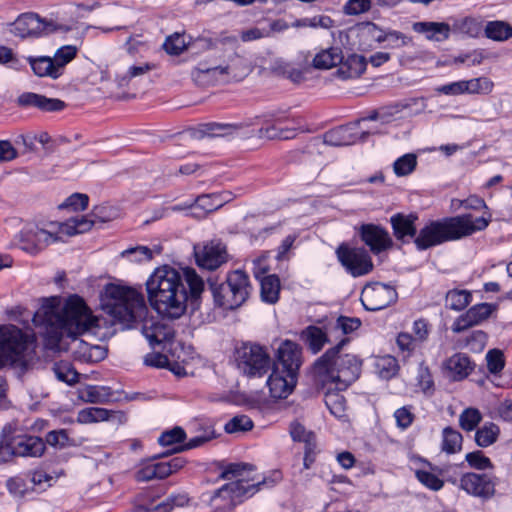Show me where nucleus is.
Listing matches in <instances>:
<instances>
[{
    "instance_id": "obj_32",
    "label": "nucleus",
    "mask_w": 512,
    "mask_h": 512,
    "mask_svg": "<svg viewBox=\"0 0 512 512\" xmlns=\"http://www.w3.org/2000/svg\"><path fill=\"white\" fill-rule=\"evenodd\" d=\"M143 334L152 346L170 341L174 337L172 328L159 322L152 323L150 326L144 324Z\"/></svg>"
},
{
    "instance_id": "obj_7",
    "label": "nucleus",
    "mask_w": 512,
    "mask_h": 512,
    "mask_svg": "<svg viewBox=\"0 0 512 512\" xmlns=\"http://www.w3.org/2000/svg\"><path fill=\"white\" fill-rule=\"evenodd\" d=\"M36 336L15 325L0 326V368L7 364L27 365L35 354Z\"/></svg>"
},
{
    "instance_id": "obj_6",
    "label": "nucleus",
    "mask_w": 512,
    "mask_h": 512,
    "mask_svg": "<svg viewBox=\"0 0 512 512\" xmlns=\"http://www.w3.org/2000/svg\"><path fill=\"white\" fill-rule=\"evenodd\" d=\"M101 306L108 315L127 329L136 327L148 314L142 293L134 288L112 283L104 288Z\"/></svg>"
},
{
    "instance_id": "obj_37",
    "label": "nucleus",
    "mask_w": 512,
    "mask_h": 512,
    "mask_svg": "<svg viewBox=\"0 0 512 512\" xmlns=\"http://www.w3.org/2000/svg\"><path fill=\"white\" fill-rule=\"evenodd\" d=\"M261 299L269 304H274L279 299L280 280L276 275H268L260 280Z\"/></svg>"
},
{
    "instance_id": "obj_43",
    "label": "nucleus",
    "mask_w": 512,
    "mask_h": 512,
    "mask_svg": "<svg viewBox=\"0 0 512 512\" xmlns=\"http://www.w3.org/2000/svg\"><path fill=\"white\" fill-rule=\"evenodd\" d=\"M484 33L494 41H505L512 36V27L504 21H490L486 24Z\"/></svg>"
},
{
    "instance_id": "obj_57",
    "label": "nucleus",
    "mask_w": 512,
    "mask_h": 512,
    "mask_svg": "<svg viewBox=\"0 0 512 512\" xmlns=\"http://www.w3.org/2000/svg\"><path fill=\"white\" fill-rule=\"evenodd\" d=\"M151 69H152V66L149 64H143V65H139V66H131V67H129V69L127 70V72L125 74H123V75L117 74L116 80H117L119 86H125L128 84V82L132 78L141 76V75L149 72Z\"/></svg>"
},
{
    "instance_id": "obj_27",
    "label": "nucleus",
    "mask_w": 512,
    "mask_h": 512,
    "mask_svg": "<svg viewBox=\"0 0 512 512\" xmlns=\"http://www.w3.org/2000/svg\"><path fill=\"white\" fill-rule=\"evenodd\" d=\"M443 368L449 378L454 381H460L468 377L474 365L467 355L456 353L443 363Z\"/></svg>"
},
{
    "instance_id": "obj_10",
    "label": "nucleus",
    "mask_w": 512,
    "mask_h": 512,
    "mask_svg": "<svg viewBox=\"0 0 512 512\" xmlns=\"http://www.w3.org/2000/svg\"><path fill=\"white\" fill-rule=\"evenodd\" d=\"M248 67L244 59L234 54L230 62L225 66L196 67L192 70L191 76L198 86H208L214 82H225L229 80H240L248 74Z\"/></svg>"
},
{
    "instance_id": "obj_41",
    "label": "nucleus",
    "mask_w": 512,
    "mask_h": 512,
    "mask_svg": "<svg viewBox=\"0 0 512 512\" xmlns=\"http://www.w3.org/2000/svg\"><path fill=\"white\" fill-rule=\"evenodd\" d=\"M301 68H294L290 63L282 62L278 64L277 69L294 83H300L304 80V74L309 64L308 54L303 53V60L298 61Z\"/></svg>"
},
{
    "instance_id": "obj_4",
    "label": "nucleus",
    "mask_w": 512,
    "mask_h": 512,
    "mask_svg": "<svg viewBox=\"0 0 512 512\" xmlns=\"http://www.w3.org/2000/svg\"><path fill=\"white\" fill-rule=\"evenodd\" d=\"M253 467L248 464L232 463L227 465L220 477L225 480H232L219 488L212 497V505L216 511L229 512L245 499L257 493L266 479H259L251 476Z\"/></svg>"
},
{
    "instance_id": "obj_44",
    "label": "nucleus",
    "mask_w": 512,
    "mask_h": 512,
    "mask_svg": "<svg viewBox=\"0 0 512 512\" xmlns=\"http://www.w3.org/2000/svg\"><path fill=\"white\" fill-rule=\"evenodd\" d=\"M110 417V411L100 407H89L82 409L77 414V422L80 424H90L100 421H106Z\"/></svg>"
},
{
    "instance_id": "obj_18",
    "label": "nucleus",
    "mask_w": 512,
    "mask_h": 512,
    "mask_svg": "<svg viewBox=\"0 0 512 512\" xmlns=\"http://www.w3.org/2000/svg\"><path fill=\"white\" fill-rule=\"evenodd\" d=\"M106 207L100 206L94 208L91 218L89 216H81L70 218L67 221L59 222V231L63 236H74L76 234L85 233L89 231L95 223V219H99L101 222H106L111 219L110 216L105 215L104 212Z\"/></svg>"
},
{
    "instance_id": "obj_15",
    "label": "nucleus",
    "mask_w": 512,
    "mask_h": 512,
    "mask_svg": "<svg viewBox=\"0 0 512 512\" xmlns=\"http://www.w3.org/2000/svg\"><path fill=\"white\" fill-rule=\"evenodd\" d=\"M186 461L176 457L167 462L146 463L135 473L138 482H146L153 479H165L182 469Z\"/></svg>"
},
{
    "instance_id": "obj_58",
    "label": "nucleus",
    "mask_w": 512,
    "mask_h": 512,
    "mask_svg": "<svg viewBox=\"0 0 512 512\" xmlns=\"http://www.w3.org/2000/svg\"><path fill=\"white\" fill-rule=\"evenodd\" d=\"M188 501L189 498L186 494L172 495L169 498H167L166 501L158 504L154 508L153 512H170L173 509V507H182L186 505Z\"/></svg>"
},
{
    "instance_id": "obj_63",
    "label": "nucleus",
    "mask_w": 512,
    "mask_h": 512,
    "mask_svg": "<svg viewBox=\"0 0 512 512\" xmlns=\"http://www.w3.org/2000/svg\"><path fill=\"white\" fill-rule=\"evenodd\" d=\"M431 327L426 319L420 318L413 322L412 333L418 344L425 342L430 334Z\"/></svg>"
},
{
    "instance_id": "obj_1",
    "label": "nucleus",
    "mask_w": 512,
    "mask_h": 512,
    "mask_svg": "<svg viewBox=\"0 0 512 512\" xmlns=\"http://www.w3.org/2000/svg\"><path fill=\"white\" fill-rule=\"evenodd\" d=\"M33 323L41 329L52 350H61V341L66 336L77 345L73 353L78 360L95 363L106 357L107 352L102 346L77 341L78 336L97 325V318L77 295L70 296L63 305L59 297L43 299L34 313Z\"/></svg>"
},
{
    "instance_id": "obj_9",
    "label": "nucleus",
    "mask_w": 512,
    "mask_h": 512,
    "mask_svg": "<svg viewBox=\"0 0 512 512\" xmlns=\"http://www.w3.org/2000/svg\"><path fill=\"white\" fill-rule=\"evenodd\" d=\"M59 222L28 223L19 235L20 248L30 254H37L52 243L63 241Z\"/></svg>"
},
{
    "instance_id": "obj_64",
    "label": "nucleus",
    "mask_w": 512,
    "mask_h": 512,
    "mask_svg": "<svg viewBox=\"0 0 512 512\" xmlns=\"http://www.w3.org/2000/svg\"><path fill=\"white\" fill-rule=\"evenodd\" d=\"M418 386L424 393L431 394L434 390V381L431 372L427 366L421 365L417 374Z\"/></svg>"
},
{
    "instance_id": "obj_54",
    "label": "nucleus",
    "mask_w": 512,
    "mask_h": 512,
    "mask_svg": "<svg viewBox=\"0 0 512 512\" xmlns=\"http://www.w3.org/2000/svg\"><path fill=\"white\" fill-rule=\"evenodd\" d=\"M237 129L232 124L208 123L204 126L203 133L210 137H226L234 134Z\"/></svg>"
},
{
    "instance_id": "obj_17",
    "label": "nucleus",
    "mask_w": 512,
    "mask_h": 512,
    "mask_svg": "<svg viewBox=\"0 0 512 512\" xmlns=\"http://www.w3.org/2000/svg\"><path fill=\"white\" fill-rule=\"evenodd\" d=\"M52 23H47L39 18L37 14L25 13L20 15L13 23L12 32L21 38L38 37L53 31Z\"/></svg>"
},
{
    "instance_id": "obj_20",
    "label": "nucleus",
    "mask_w": 512,
    "mask_h": 512,
    "mask_svg": "<svg viewBox=\"0 0 512 512\" xmlns=\"http://www.w3.org/2000/svg\"><path fill=\"white\" fill-rule=\"evenodd\" d=\"M11 459L17 457H40L46 450L42 438L32 435H17L9 440Z\"/></svg>"
},
{
    "instance_id": "obj_55",
    "label": "nucleus",
    "mask_w": 512,
    "mask_h": 512,
    "mask_svg": "<svg viewBox=\"0 0 512 512\" xmlns=\"http://www.w3.org/2000/svg\"><path fill=\"white\" fill-rule=\"evenodd\" d=\"M89 197L83 193H74L70 195L62 204L60 209L70 208L73 211H83L87 208Z\"/></svg>"
},
{
    "instance_id": "obj_48",
    "label": "nucleus",
    "mask_w": 512,
    "mask_h": 512,
    "mask_svg": "<svg viewBox=\"0 0 512 512\" xmlns=\"http://www.w3.org/2000/svg\"><path fill=\"white\" fill-rule=\"evenodd\" d=\"M417 167V156L413 153H407L393 163V171L398 177L408 176L414 172Z\"/></svg>"
},
{
    "instance_id": "obj_5",
    "label": "nucleus",
    "mask_w": 512,
    "mask_h": 512,
    "mask_svg": "<svg viewBox=\"0 0 512 512\" xmlns=\"http://www.w3.org/2000/svg\"><path fill=\"white\" fill-rule=\"evenodd\" d=\"M489 221L484 217L473 218L471 214L447 217L427 223L414 239L418 250L443 244L449 241L459 240L484 230Z\"/></svg>"
},
{
    "instance_id": "obj_35",
    "label": "nucleus",
    "mask_w": 512,
    "mask_h": 512,
    "mask_svg": "<svg viewBox=\"0 0 512 512\" xmlns=\"http://www.w3.org/2000/svg\"><path fill=\"white\" fill-rule=\"evenodd\" d=\"M302 338L314 354H317L329 342L327 333L312 325L302 331Z\"/></svg>"
},
{
    "instance_id": "obj_14",
    "label": "nucleus",
    "mask_w": 512,
    "mask_h": 512,
    "mask_svg": "<svg viewBox=\"0 0 512 512\" xmlns=\"http://www.w3.org/2000/svg\"><path fill=\"white\" fill-rule=\"evenodd\" d=\"M396 299V290L382 283L366 285L361 292V301L364 307L369 311L384 309L394 303Z\"/></svg>"
},
{
    "instance_id": "obj_61",
    "label": "nucleus",
    "mask_w": 512,
    "mask_h": 512,
    "mask_svg": "<svg viewBox=\"0 0 512 512\" xmlns=\"http://www.w3.org/2000/svg\"><path fill=\"white\" fill-rule=\"evenodd\" d=\"M465 459L472 468L478 470L492 468V463L490 459L486 457L482 451H474L467 453Z\"/></svg>"
},
{
    "instance_id": "obj_28",
    "label": "nucleus",
    "mask_w": 512,
    "mask_h": 512,
    "mask_svg": "<svg viewBox=\"0 0 512 512\" xmlns=\"http://www.w3.org/2000/svg\"><path fill=\"white\" fill-rule=\"evenodd\" d=\"M417 219L418 217L416 214L404 215L398 213L393 215L390 221L395 237L401 241H405L406 237L415 239L417 236L415 226Z\"/></svg>"
},
{
    "instance_id": "obj_56",
    "label": "nucleus",
    "mask_w": 512,
    "mask_h": 512,
    "mask_svg": "<svg viewBox=\"0 0 512 512\" xmlns=\"http://www.w3.org/2000/svg\"><path fill=\"white\" fill-rule=\"evenodd\" d=\"M457 30L468 37H478L484 29L480 21L474 18H465L457 24Z\"/></svg>"
},
{
    "instance_id": "obj_8",
    "label": "nucleus",
    "mask_w": 512,
    "mask_h": 512,
    "mask_svg": "<svg viewBox=\"0 0 512 512\" xmlns=\"http://www.w3.org/2000/svg\"><path fill=\"white\" fill-rule=\"evenodd\" d=\"M214 302L217 306L233 310L243 305L250 296L252 286L249 276L243 270H234L227 274L221 284L210 283Z\"/></svg>"
},
{
    "instance_id": "obj_16",
    "label": "nucleus",
    "mask_w": 512,
    "mask_h": 512,
    "mask_svg": "<svg viewBox=\"0 0 512 512\" xmlns=\"http://www.w3.org/2000/svg\"><path fill=\"white\" fill-rule=\"evenodd\" d=\"M194 254L197 265L207 270H215L227 261L226 247L220 242L195 246Z\"/></svg>"
},
{
    "instance_id": "obj_12",
    "label": "nucleus",
    "mask_w": 512,
    "mask_h": 512,
    "mask_svg": "<svg viewBox=\"0 0 512 512\" xmlns=\"http://www.w3.org/2000/svg\"><path fill=\"white\" fill-rule=\"evenodd\" d=\"M336 255L342 266L353 277L366 275L373 270L371 256L364 248L341 244L336 250Z\"/></svg>"
},
{
    "instance_id": "obj_22",
    "label": "nucleus",
    "mask_w": 512,
    "mask_h": 512,
    "mask_svg": "<svg viewBox=\"0 0 512 512\" xmlns=\"http://www.w3.org/2000/svg\"><path fill=\"white\" fill-rule=\"evenodd\" d=\"M495 309L496 306L490 303H480L472 306L455 320L452 326L453 332L459 333L482 323L491 316Z\"/></svg>"
},
{
    "instance_id": "obj_29",
    "label": "nucleus",
    "mask_w": 512,
    "mask_h": 512,
    "mask_svg": "<svg viewBox=\"0 0 512 512\" xmlns=\"http://www.w3.org/2000/svg\"><path fill=\"white\" fill-rule=\"evenodd\" d=\"M339 64L340 67L337 70V75L345 80L361 76L366 69L367 62L364 56L351 54L345 59L343 58Z\"/></svg>"
},
{
    "instance_id": "obj_36",
    "label": "nucleus",
    "mask_w": 512,
    "mask_h": 512,
    "mask_svg": "<svg viewBox=\"0 0 512 512\" xmlns=\"http://www.w3.org/2000/svg\"><path fill=\"white\" fill-rule=\"evenodd\" d=\"M29 64L38 77H49L51 79H58L59 73L53 64L51 57L40 56V57H29Z\"/></svg>"
},
{
    "instance_id": "obj_39",
    "label": "nucleus",
    "mask_w": 512,
    "mask_h": 512,
    "mask_svg": "<svg viewBox=\"0 0 512 512\" xmlns=\"http://www.w3.org/2000/svg\"><path fill=\"white\" fill-rule=\"evenodd\" d=\"M78 48L75 45H64L56 50L54 56L51 57L56 71L61 77L65 71V67L70 63L77 55Z\"/></svg>"
},
{
    "instance_id": "obj_3",
    "label": "nucleus",
    "mask_w": 512,
    "mask_h": 512,
    "mask_svg": "<svg viewBox=\"0 0 512 512\" xmlns=\"http://www.w3.org/2000/svg\"><path fill=\"white\" fill-rule=\"evenodd\" d=\"M347 338L328 349L313 365V377L319 388L334 386L338 391L346 390L355 382L361 372V361L353 354H340Z\"/></svg>"
},
{
    "instance_id": "obj_13",
    "label": "nucleus",
    "mask_w": 512,
    "mask_h": 512,
    "mask_svg": "<svg viewBox=\"0 0 512 512\" xmlns=\"http://www.w3.org/2000/svg\"><path fill=\"white\" fill-rule=\"evenodd\" d=\"M460 489L467 494L484 500L490 499L496 492L495 477L486 473H464L459 480Z\"/></svg>"
},
{
    "instance_id": "obj_51",
    "label": "nucleus",
    "mask_w": 512,
    "mask_h": 512,
    "mask_svg": "<svg viewBox=\"0 0 512 512\" xmlns=\"http://www.w3.org/2000/svg\"><path fill=\"white\" fill-rule=\"evenodd\" d=\"M253 428V422L247 415H237L230 419L224 426L225 432L229 434L249 431Z\"/></svg>"
},
{
    "instance_id": "obj_25",
    "label": "nucleus",
    "mask_w": 512,
    "mask_h": 512,
    "mask_svg": "<svg viewBox=\"0 0 512 512\" xmlns=\"http://www.w3.org/2000/svg\"><path fill=\"white\" fill-rule=\"evenodd\" d=\"M17 104L20 107H35L45 112L61 111L65 108V103L57 98H48L44 95L25 92L17 98Z\"/></svg>"
},
{
    "instance_id": "obj_59",
    "label": "nucleus",
    "mask_w": 512,
    "mask_h": 512,
    "mask_svg": "<svg viewBox=\"0 0 512 512\" xmlns=\"http://www.w3.org/2000/svg\"><path fill=\"white\" fill-rule=\"evenodd\" d=\"M487 368L489 372L496 374L500 372L505 365L504 354L501 350L492 349L486 355Z\"/></svg>"
},
{
    "instance_id": "obj_53",
    "label": "nucleus",
    "mask_w": 512,
    "mask_h": 512,
    "mask_svg": "<svg viewBox=\"0 0 512 512\" xmlns=\"http://www.w3.org/2000/svg\"><path fill=\"white\" fill-rule=\"evenodd\" d=\"M56 377L69 385L78 382L79 374L69 363H59L54 366Z\"/></svg>"
},
{
    "instance_id": "obj_11",
    "label": "nucleus",
    "mask_w": 512,
    "mask_h": 512,
    "mask_svg": "<svg viewBox=\"0 0 512 512\" xmlns=\"http://www.w3.org/2000/svg\"><path fill=\"white\" fill-rule=\"evenodd\" d=\"M239 368L249 376H261L270 367L268 352L258 344L245 343L237 349Z\"/></svg>"
},
{
    "instance_id": "obj_2",
    "label": "nucleus",
    "mask_w": 512,
    "mask_h": 512,
    "mask_svg": "<svg viewBox=\"0 0 512 512\" xmlns=\"http://www.w3.org/2000/svg\"><path fill=\"white\" fill-rule=\"evenodd\" d=\"M184 282L193 297H198L204 290L203 279L192 268L182 271L169 265L156 268L146 281L152 308L164 317L180 318L187 309L188 293Z\"/></svg>"
},
{
    "instance_id": "obj_26",
    "label": "nucleus",
    "mask_w": 512,
    "mask_h": 512,
    "mask_svg": "<svg viewBox=\"0 0 512 512\" xmlns=\"http://www.w3.org/2000/svg\"><path fill=\"white\" fill-rule=\"evenodd\" d=\"M416 479L431 491H440L444 487V471L438 466L424 461L422 466L414 470Z\"/></svg>"
},
{
    "instance_id": "obj_21",
    "label": "nucleus",
    "mask_w": 512,
    "mask_h": 512,
    "mask_svg": "<svg viewBox=\"0 0 512 512\" xmlns=\"http://www.w3.org/2000/svg\"><path fill=\"white\" fill-rule=\"evenodd\" d=\"M298 374L273 367L267 384L273 398H287L294 390Z\"/></svg>"
},
{
    "instance_id": "obj_19",
    "label": "nucleus",
    "mask_w": 512,
    "mask_h": 512,
    "mask_svg": "<svg viewBox=\"0 0 512 512\" xmlns=\"http://www.w3.org/2000/svg\"><path fill=\"white\" fill-rule=\"evenodd\" d=\"M301 354V348L297 343L285 340L277 348L273 367L298 374L302 363Z\"/></svg>"
},
{
    "instance_id": "obj_40",
    "label": "nucleus",
    "mask_w": 512,
    "mask_h": 512,
    "mask_svg": "<svg viewBox=\"0 0 512 512\" xmlns=\"http://www.w3.org/2000/svg\"><path fill=\"white\" fill-rule=\"evenodd\" d=\"M110 395L109 388L94 385H88L78 391L79 399L86 403H104Z\"/></svg>"
},
{
    "instance_id": "obj_49",
    "label": "nucleus",
    "mask_w": 512,
    "mask_h": 512,
    "mask_svg": "<svg viewBox=\"0 0 512 512\" xmlns=\"http://www.w3.org/2000/svg\"><path fill=\"white\" fill-rule=\"evenodd\" d=\"M290 435L294 441L303 442L305 447L315 449V435L299 422L294 421L290 425Z\"/></svg>"
},
{
    "instance_id": "obj_23",
    "label": "nucleus",
    "mask_w": 512,
    "mask_h": 512,
    "mask_svg": "<svg viewBox=\"0 0 512 512\" xmlns=\"http://www.w3.org/2000/svg\"><path fill=\"white\" fill-rule=\"evenodd\" d=\"M360 236L374 254H379L393 245L389 233L375 224H363L360 227Z\"/></svg>"
},
{
    "instance_id": "obj_47",
    "label": "nucleus",
    "mask_w": 512,
    "mask_h": 512,
    "mask_svg": "<svg viewBox=\"0 0 512 512\" xmlns=\"http://www.w3.org/2000/svg\"><path fill=\"white\" fill-rule=\"evenodd\" d=\"M442 450L448 454H454L461 450L462 435L451 427H446L443 430Z\"/></svg>"
},
{
    "instance_id": "obj_30",
    "label": "nucleus",
    "mask_w": 512,
    "mask_h": 512,
    "mask_svg": "<svg viewBox=\"0 0 512 512\" xmlns=\"http://www.w3.org/2000/svg\"><path fill=\"white\" fill-rule=\"evenodd\" d=\"M413 30L435 41L446 40L450 35V26L444 22H416L413 24Z\"/></svg>"
},
{
    "instance_id": "obj_52",
    "label": "nucleus",
    "mask_w": 512,
    "mask_h": 512,
    "mask_svg": "<svg viewBox=\"0 0 512 512\" xmlns=\"http://www.w3.org/2000/svg\"><path fill=\"white\" fill-rule=\"evenodd\" d=\"M482 415L476 408L465 409L459 417V423L462 429L466 431L474 430L480 423Z\"/></svg>"
},
{
    "instance_id": "obj_33",
    "label": "nucleus",
    "mask_w": 512,
    "mask_h": 512,
    "mask_svg": "<svg viewBox=\"0 0 512 512\" xmlns=\"http://www.w3.org/2000/svg\"><path fill=\"white\" fill-rule=\"evenodd\" d=\"M222 206V200L216 194H206L198 196L189 207H194L192 215L196 217H204L208 213L219 209Z\"/></svg>"
},
{
    "instance_id": "obj_31",
    "label": "nucleus",
    "mask_w": 512,
    "mask_h": 512,
    "mask_svg": "<svg viewBox=\"0 0 512 512\" xmlns=\"http://www.w3.org/2000/svg\"><path fill=\"white\" fill-rule=\"evenodd\" d=\"M321 389L324 391V401L330 413L336 418H344L346 415V400L344 396L334 386L327 385V387Z\"/></svg>"
},
{
    "instance_id": "obj_34",
    "label": "nucleus",
    "mask_w": 512,
    "mask_h": 512,
    "mask_svg": "<svg viewBox=\"0 0 512 512\" xmlns=\"http://www.w3.org/2000/svg\"><path fill=\"white\" fill-rule=\"evenodd\" d=\"M342 60L343 55L341 49L331 47L317 53L312 60V65L316 69L326 70L338 65Z\"/></svg>"
},
{
    "instance_id": "obj_45",
    "label": "nucleus",
    "mask_w": 512,
    "mask_h": 512,
    "mask_svg": "<svg viewBox=\"0 0 512 512\" xmlns=\"http://www.w3.org/2000/svg\"><path fill=\"white\" fill-rule=\"evenodd\" d=\"M500 433L499 427L494 423H486L476 431L475 441L480 447H488L496 442Z\"/></svg>"
},
{
    "instance_id": "obj_42",
    "label": "nucleus",
    "mask_w": 512,
    "mask_h": 512,
    "mask_svg": "<svg viewBox=\"0 0 512 512\" xmlns=\"http://www.w3.org/2000/svg\"><path fill=\"white\" fill-rule=\"evenodd\" d=\"M472 294L468 290L452 289L446 293V306L454 311L464 310L471 302Z\"/></svg>"
},
{
    "instance_id": "obj_46",
    "label": "nucleus",
    "mask_w": 512,
    "mask_h": 512,
    "mask_svg": "<svg viewBox=\"0 0 512 512\" xmlns=\"http://www.w3.org/2000/svg\"><path fill=\"white\" fill-rule=\"evenodd\" d=\"M375 368L378 375L383 379H390L398 371V361L391 355L378 357L375 361Z\"/></svg>"
},
{
    "instance_id": "obj_24",
    "label": "nucleus",
    "mask_w": 512,
    "mask_h": 512,
    "mask_svg": "<svg viewBox=\"0 0 512 512\" xmlns=\"http://www.w3.org/2000/svg\"><path fill=\"white\" fill-rule=\"evenodd\" d=\"M367 135V132L359 133L357 131V123H355L327 131L323 135V142L334 147L348 146L364 140Z\"/></svg>"
},
{
    "instance_id": "obj_62",
    "label": "nucleus",
    "mask_w": 512,
    "mask_h": 512,
    "mask_svg": "<svg viewBox=\"0 0 512 512\" xmlns=\"http://www.w3.org/2000/svg\"><path fill=\"white\" fill-rule=\"evenodd\" d=\"M294 136V129H276L274 125L259 129V137H265L268 139H291Z\"/></svg>"
},
{
    "instance_id": "obj_50",
    "label": "nucleus",
    "mask_w": 512,
    "mask_h": 512,
    "mask_svg": "<svg viewBox=\"0 0 512 512\" xmlns=\"http://www.w3.org/2000/svg\"><path fill=\"white\" fill-rule=\"evenodd\" d=\"M466 92L469 94H488L494 88V83L487 77L465 80Z\"/></svg>"
},
{
    "instance_id": "obj_38",
    "label": "nucleus",
    "mask_w": 512,
    "mask_h": 512,
    "mask_svg": "<svg viewBox=\"0 0 512 512\" xmlns=\"http://www.w3.org/2000/svg\"><path fill=\"white\" fill-rule=\"evenodd\" d=\"M391 107L393 116L401 112H405L407 116H415L425 111L427 103L424 97H416L403 100Z\"/></svg>"
},
{
    "instance_id": "obj_60",
    "label": "nucleus",
    "mask_w": 512,
    "mask_h": 512,
    "mask_svg": "<svg viewBox=\"0 0 512 512\" xmlns=\"http://www.w3.org/2000/svg\"><path fill=\"white\" fill-rule=\"evenodd\" d=\"M163 48L170 55H179L186 48V42L182 35L174 34L165 40Z\"/></svg>"
}]
</instances>
